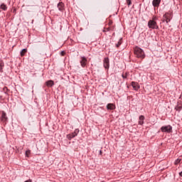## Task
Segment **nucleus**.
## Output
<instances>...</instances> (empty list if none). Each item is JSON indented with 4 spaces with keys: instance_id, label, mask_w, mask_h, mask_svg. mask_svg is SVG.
<instances>
[{
    "instance_id": "obj_19",
    "label": "nucleus",
    "mask_w": 182,
    "mask_h": 182,
    "mask_svg": "<svg viewBox=\"0 0 182 182\" xmlns=\"http://www.w3.org/2000/svg\"><path fill=\"white\" fill-rule=\"evenodd\" d=\"M1 9H3V11H6L7 7L4 4H2L0 6Z\"/></svg>"
},
{
    "instance_id": "obj_8",
    "label": "nucleus",
    "mask_w": 182,
    "mask_h": 182,
    "mask_svg": "<svg viewBox=\"0 0 182 182\" xmlns=\"http://www.w3.org/2000/svg\"><path fill=\"white\" fill-rule=\"evenodd\" d=\"M131 85L135 91H137L140 89V85H139L138 82H132Z\"/></svg>"
},
{
    "instance_id": "obj_24",
    "label": "nucleus",
    "mask_w": 182,
    "mask_h": 182,
    "mask_svg": "<svg viewBox=\"0 0 182 182\" xmlns=\"http://www.w3.org/2000/svg\"><path fill=\"white\" fill-rule=\"evenodd\" d=\"M109 31V28L107 27H105L103 32H108Z\"/></svg>"
},
{
    "instance_id": "obj_17",
    "label": "nucleus",
    "mask_w": 182,
    "mask_h": 182,
    "mask_svg": "<svg viewBox=\"0 0 182 182\" xmlns=\"http://www.w3.org/2000/svg\"><path fill=\"white\" fill-rule=\"evenodd\" d=\"M4 67V63L2 60H0V72L3 73V68Z\"/></svg>"
},
{
    "instance_id": "obj_23",
    "label": "nucleus",
    "mask_w": 182,
    "mask_h": 182,
    "mask_svg": "<svg viewBox=\"0 0 182 182\" xmlns=\"http://www.w3.org/2000/svg\"><path fill=\"white\" fill-rule=\"evenodd\" d=\"M121 44H122V39H120L118 43L116 45L117 48H119V46H120Z\"/></svg>"
},
{
    "instance_id": "obj_16",
    "label": "nucleus",
    "mask_w": 182,
    "mask_h": 182,
    "mask_svg": "<svg viewBox=\"0 0 182 182\" xmlns=\"http://www.w3.org/2000/svg\"><path fill=\"white\" fill-rule=\"evenodd\" d=\"M28 50L27 49H23L21 52H20V55L21 57H23L25 55L26 53H27Z\"/></svg>"
},
{
    "instance_id": "obj_28",
    "label": "nucleus",
    "mask_w": 182,
    "mask_h": 182,
    "mask_svg": "<svg viewBox=\"0 0 182 182\" xmlns=\"http://www.w3.org/2000/svg\"><path fill=\"white\" fill-rule=\"evenodd\" d=\"M25 182H32V181H31V179H28V181H26Z\"/></svg>"
},
{
    "instance_id": "obj_11",
    "label": "nucleus",
    "mask_w": 182,
    "mask_h": 182,
    "mask_svg": "<svg viewBox=\"0 0 182 182\" xmlns=\"http://www.w3.org/2000/svg\"><path fill=\"white\" fill-rule=\"evenodd\" d=\"M115 105L114 104H107V109L108 110H114L115 109Z\"/></svg>"
},
{
    "instance_id": "obj_5",
    "label": "nucleus",
    "mask_w": 182,
    "mask_h": 182,
    "mask_svg": "<svg viewBox=\"0 0 182 182\" xmlns=\"http://www.w3.org/2000/svg\"><path fill=\"white\" fill-rule=\"evenodd\" d=\"M87 59L84 56L81 57L80 63L82 68H85V66L87 65Z\"/></svg>"
},
{
    "instance_id": "obj_27",
    "label": "nucleus",
    "mask_w": 182,
    "mask_h": 182,
    "mask_svg": "<svg viewBox=\"0 0 182 182\" xmlns=\"http://www.w3.org/2000/svg\"><path fill=\"white\" fill-rule=\"evenodd\" d=\"M60 55H61V56H65V51H62V52L60 53Z\"/></svg>"
},
{
    "instance_id": "obj_3",
    "label": "nucleus",
    "mask_w": 182,
    "mask_h": 182,
    "mask_svg": "<svg viewBox=\"0 0 182 182\" xmlns=\"http://www.w3.org/2000/svg\"><path fill=\"white\" fill-rule=\"evenodd\" d=\"M172 18H173V14L171 12L166 13L164 15L163 22H166V23H168L172 19Z\"/></svg>"
},
{
    "instance_id": "obj_12",
    "label": "nucleus",
    "mask_w": 182,
    "mask_h": 182,
    "mask_svg": "<svg viewBox=\"0 0 182 182\" xmlns=\"http://www.w3.org/2000/svg\"><path fill=\"white\" fill-rule=\"evenodd\" d=\"M161 0H154L152 4L154 7H157L159 6Z\"/></svg>"
},
{
    "instance_id": "obj_26",
    "label": "nucleus",
    "mask_w": 182,
    "mask_h": 182,
    "mask_svg": "<svg viewBox=\"0 0 182 182\" xmlns=\"http://www.w3.org/2000/svg\"><path fill=\"white\" fill-rule=\"evenodd\" d=\"M108 26H112V21H109Z\"/></svg>"
},
{
    "instance_id": "obj_6",
    "label": "nucleus",
    "mask_w": 182,
    "mask_h": 182,
    "mask_svg": "<svg viewBox=\"0 0 182 182\" xmlns=\"http://www.w3.org/2000/svg\"><path fill=\"white\" fill-rule=\"evenodd\" d=\"M78 132H79V130L75 129L74 132H73V133H71L70 134H68L67 135V138L68 139H72L75 138L77 135Z\"/></svg>"
},
{
    "instance_id": "obj_7",
    "label": "nucleus",
    "mask_w": 182,
    "mask_h": 182,
    "mask_svg": "<svg viewBox=\"0 0 182 182\" xmlns=\"http://www.w3.org/2000/svg\"><path fill=\"white\" fill-rule=\"evenodd\" d=\"M103 65L105 69H109V58H105L104 59Z\"/></svg>"
},
{
    "instance_id": "obj_2",
    "label": "nucleus",
    "mask_w": 182,
    "mask_h": 182,
    "mask_svg": "<svg viewBox=\"0 0 182 182\" xmlns=\"http://www.w3.org/2000/svg\"><path fill=\"white\" fill-rule=\"evenodd\" d=\"M156 16H154L151 20H149L148 21V27L151 29H158L159 27L157 26V23L156 22Z\"/></svg>"
},
{
    "instance_id": "obj_15",
    "label": "nucleus",
    "mask_w": 182,
    "mask_h": 182,
    "mask_svg": "<svg viewBox=\"0 0 182 182\" xmlns=\"http://www.w3.org/2000/svg\"><path fill=\"white\" fill-rule=\"evenodd\" d=\"M176 110L181 111L182 109V102H178V105L175 107Z\"/></svg>"
},
{
    "instance_id": "obj_9",
    "label": "nucleus",
    "mask_w": 182,
    "mask_h": 182,
    "mask_svg": "<svg viewBox=\"0 0 182 182\" xmlns=\"http://www.w3.org/2000/svg\"><path fill=\"white\" fill-rule=\"evenodd\" d=\"M1 119L3 123H5V122H7L8 118L6 117V114L4 112H2Z\"/></svg>"
},
{
    "instance_id": "obj_14",
    "label": "nucleus",
    "mask_w": 182,
    "mask_h": 182,
    "mask_svg": "<svg viewBox=\"0 0 182 182\" xmlns=\"http://www.w3.org/2000/svg\"><path fill=\"white\" fill-rule=\"evenodd\" d=\"M144 119H145V117H144V116H143V115H141V116L139 117V125H143V124H144Z\"/></svg>"
},
{
    "instance_id": "obj_22",
    "label": "nucleus",
    "mask_w": 182,
    "mask_h": 182,
    "mask_svg": "<svg viewBox=\"0 0 182 182\" xmlns=\"http://www.w3.org/2000/svg\"><path fill=\"white\" fill-rule=\"evenodd\" d=\"M25 154H26V156L28 157L31 154V151L30 150L26 151Z\"/></svg>"
},
{
    "instance_id": "obj_1",
    "label": "nucleus",
    "mask_w": 182,
    "mask_h": 182,
    "mask_svg": "<svg viewBox=\"0 0 182 182\" xmlns=\"http://www.w3.org/2000/svg\"><path fill=\"white\" fill-rule=\"evenodd\" d=\"M134 54L136 58H140L141 60L144 59L146 57L144 50L138 46L134 48Z\"/></svg>"
},
{
    "instance_id": "obj_10",
    "label": "nucleus",
    "mask_w": 182,
    "mask_h": 182,
    "mask_svg": "<svg viewBox=\"0 0 182 182\" xmlns=\"http://www.w3.org/2000/svg\"><path fill=\"white\" fill-rule=\"evenodd\" d=\"M64 6H65V5L63 2L58 4V8L60 11H64Z\"/></svg>"
},
{
    "instance_id": "obj_4",
    "label": "nucleus",
    "mask_w": 182,
    "mask_h": 182,
    "mask_svg": "<svg viewBox=\"0 0 182 182\" xmlns=\"http://www.w3.org/2000/svg\"><path fill=\"white\" fill-rule=\"evenodd\" d=\"M161 131L164 133L170 134L173 131V127L171 125L163 126L161 128Z\"/></svg>"
},
{
    "instance_id": "obj_30",
    "label": "nucleus",
    "mask_w": 182,
    "mask_h": 182,
    "mask_svg": "<svg viewBox=\"0 0 182 182\" xmlns=\"http://www.w3.org/2000/svg\"><path fill=\"white\" fill-rule=\"evenodd\" d=\"M180 176H182V171L179 173Z\"/></svg>"
},
{
    "instance_id": "obj_21",
    "label": "nucleus",
    "mask_w": 182,
    "mask_h": 182,
    "mask_svg": "<svg viewBox=\"0 0 182 182\" xmlns=\"http://www.w3.org/2000/svg\"><path fill=\"white\" fill-rule=\"evenodd\" d=\"M181 159H176V160L175 161V165L179 164L181 163Z\"/></svg>"
},
{
    "instance_id": "obj_29",
    "label": "nucleus",
    "mask_w": 182,
    "mask_h": 182,
    "mask_svg": "<svg viewBox=\"0 0 182 182\" xmlns=\"http://www.w3.org/2000/svg\"><path fill=\"white\" fill-rule=\"evenodd\" d=\"M4 91L8 90V88L7 87H4Z\"/></svg>"
},
{
    "instance_id": "obj_20",
    "label": "nucleus",
    "mask_w": 182,
    "mask_h": 182,
    "mask_svg": "<svg viewBox=\"0 0 182 182\" xmlns=\"http://www.w3.org/2000/svg\"><path fill=\"white\" fill-rule=\"evenodd\" d=\"M107 28H108L109 31H112L114 29V26H108V27Z\"/></svg>"
},
{
    "instance_id": "obj_13",
    "label": "nucleus",
    "mask_w": 182,
    "mask_h": 182,
    "mask_svg": "<svg viewBox=\"0 0 182 182\" xmlns=\"http://www.w3.org/2000/svg\"><path fill=\"white\" fill-rule=\"evenodd\" d=\"M46 85L48 87H52V86H54V82L53 80H48L46 82Z\"/></svg>"
},
{
    "instance_id": "obj_31",
    "label": "nucleus",
    "mask_w": 182,
    "mask_h": 182,
    "mask_svg": "<svg viewBox=\"0 0 182 182\" xmlns=\"http://www.w3.org/2000/svg\"><path fill=\"white\" fill-rule=\"evenodd\" d=\"M102 154V151H100V154Z\"/></svg>"
},
{
    "instance_id": "obj_18",
    "label": "nucleus",
    "mask_w": 182,
    "mask_h": 182,
    "mask_svg": "<svg viewBox=\"0 0 182 182\" xmlns=\"http://www.w3.org/2000/svg\"><path fill=\"white\" fill-rule=\"evenodd\" d=\"M129 75V73H122V77L124 78V79H127V77Z\"/></svg>"
},
{
    "instance_id": "obj_25",
    "label": "nucleus",
    "mask_w": 182,
    "mask_h": 182,
    "mask_svg": "<svg viewBox=\"0 0 182 182\" xmlns=\"http://www.w3.org/2000/svg\"><path fill=\"white\" fill-rule=\"evenodd\" d=\"M127 4H128V6H130L132 4V1L130 0H127Z\"/></svg>"
}]
</instances>
